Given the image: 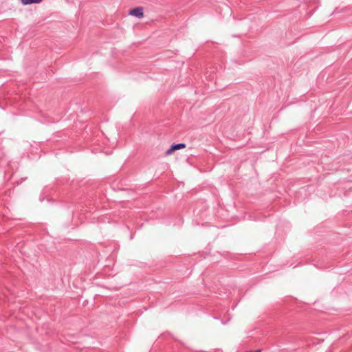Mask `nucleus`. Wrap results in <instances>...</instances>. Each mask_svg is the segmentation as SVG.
Here are the masks:
<instances>
[{
    "label": "nucleus",
    "instance_id": "20e7f679",
    "mask_svg": "<svg viewBox=\"0 0 352 352\" xmlns=\"http://www.w3.org/2000/svg\"><path fill=\"white\" fill-rule=\"evenodd\" d=\"M254 352H261V349H258V350H256V351H254Z\"/></svg>",
    "mask_w": 352,
    "mask_h": 352
},
{
    "label": "nucleus",
    "instance_id": "f257e3e1",
    "mask_svg": "<svg viewBox=\"0 0 352 352\" xmlns=\"http://www.w3.org/2000/svg\"><path fill=\"white\" fill-rule=\"evenodd\" d=\"M186 148V144L180 143L177 144H173L169 149L166 151V155H170L173 153L177 150L182 149Z\"/></svg>",
    "mask_w": 352,
    "mask_h": 352
},
{
    "label": "nucleus",
    "instance_id": "f03ea898",
    "mask_svg": "<svg viewBox=\"0 0 352 352\" xmlns=\"http://www.w3.org/2000/svg\"><path fill=\"white\" fill-rule=\"evenodd\" d=\"M129 14L138 18H142L144 16L143 9L141 7L134 8L129 12Z\"/></svg>",
    "mask_w": 352,
    "mask_h": 352
},
{
    "label": "nucleus",
    "instance_id": "7ed1b4c3",
    "mask_svg": "<svg viewBox=\"0 0 352 352\" xmlns=\"http://www.w3.org/2000/svg\"><path fill=\"white\" fill-rule=\"evenodd\" d=\"M21 3L24 5H30L32 3H40L43 0H20Z\"/></svg>",
    "mask_w": 352,
    "mask_h": 352
}]
</instances>
